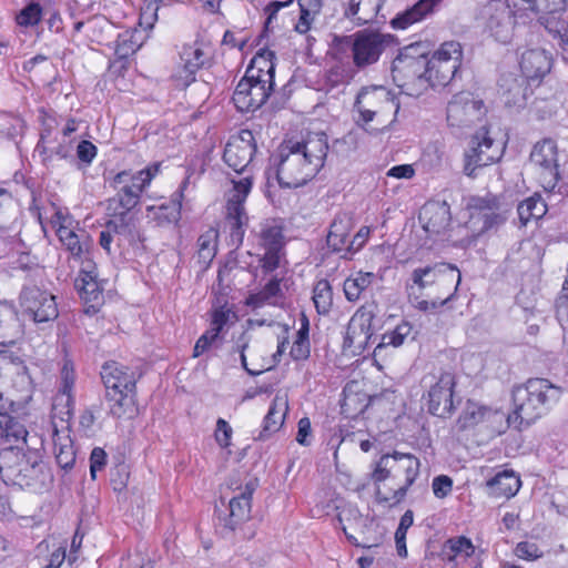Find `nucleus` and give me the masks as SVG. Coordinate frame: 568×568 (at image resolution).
<instances>
[{
  "mask_svg": "<svg viewBox=\"0 0 568 568\" xmlns=\"http://www.w3.org/2000/svg\"><path fill=\"white\" fill-rule=\"evenodd\" d=\"M328 152L324 133L308 134L301 141H284L278 149L277 180L281 186H303L323 168Z\"/></svg>",
  "mask_w": 568,
  "mask_h": 568,
  "instance_id": "f257e3e1",
  "label": "nucleus"
},
{
  "mask_svg": "<svg viewBox=\"0 0 568 568\" xmlns=\"http://www.w3.org/2000/svg\"><path fill=\"white\" fill-rule=\"evenodd\" d=\"M0 475L4 483L42 491L52 480V475L37 450L24 452L27 436L22 442H2Z\"/></svg>",
  "mask_w": 568,
  "mask_h": 568,
  "instance_id": "f03ea898",
  "label": "nucleus"
},
{
  "mask_svg": "<svg viewBox=\"0 0 568 568\" xmlns=\"http://www.w3.org/2000/svg\"><path fill=\"white\" fill-rule=\"evenodd\" d=\"M562 395L561 387L546 378H529L513 389L511 414L508 424L520 428L530 425L554 407Z\"/></svg>",
  "mask_w": 568,
  "mask_h": 568,
  "instance_id": "7ed1b4c3",
  "label": "nucleus"
},
{
  "mask_svg": "<svg viewBox=\"0 0 568 568\" xmlns=\"http://www.w3.org/2000/svg\"><path fill=\"white\" fill-rule=\"evenodd\" d=\"M159 166V164H154L136 173L126 171L118 173L112 180V186L116 190V195L108 201V211L119 212L123 210L130 212L134 209L140 202L142 192L158 174Z\"/></svg>",
  "mask_w": 568,
  "mask_h": 568,
  "instance_id": "20e7f679",
  "label": "nucleus"
},
{
  "mask_svg": "<svg viewBox=\"0 0 568 568\" xmlns=\"http://www.w3.org/2000/svg\"><path fill=\"white\" fill-rule=\"evenodd\" d=\"M427 55L422 52L419 44L405 47L394 59L392 77L396 85L413 94L414 87L427 83Z\"/></svg>",
  "mask_w": 568,
  "mask_h": 568,
  "instance_id": "39448f33",
  "label": "nucleus"
},
{
  "mask_svg": "<svg viewBox=\"0 0 568 568\" xmlns=\"http://www.w3.org/2000/svg\"><path fill=\"white\" fill-rule=\"evenodd\" d=\"M252 189V176L246 175L232 180V187L226 193L225 226L230 231L231 245L239 247L243 243L248 216L245 211V200Z\"/></svg>",
  "mask_w": 568,
  "mask_h": 568,
  "instance_id": "423d86ee",
  "label": "nucleus"
},
{
  "mask_svg": "<svg viewBox=\"0 0 568 568\" xmlns=\"http://www.w3.org/2000/svg\"><path fill=\"white\" fill-rule=\"evenodd\" d=\"M353 63L358 69L375 64L381 55L396 44L395 38L388 33L373 30H361L348 37Z\"/></svg>",
  "mask_w": 568,
  "mask_h": 568,
  "instance_id": "0eeeda50",
  "label": "nucleus"
},
{
  "mask_svg": "<svg viewBox=\"0 0 568 568\" xmlns=\"http://www.w3.org/2000/svg\"><path fill=\"white\" fill-rule=\"evenodd\" d=\"M463 50L456 41L444 42L428 59L427 83L432 87L447 85L462 64Z\"/></svg>",
  "mask_w": 568,
  "mask_h": 568,
  "instance_id": "6e6552de",
  "label": "nucleus"
},
{
  "mask_svg": "<svg viewBox=\"0 0 568 568\" xmlns=\"http://www.w3.org/2000/svg\"><path fill=\"white\" fill-rule=\"evenodd\" d=\"M517 12L509 0H489L483 6L479 19L486 32L507 43L514 33Z\"/></svg>",
  "mask_w": 568,
  "mask_h": 568,
  "instance_id": "1a4fd4ad",
  "label": "nucleus"
},
{
  "mask_svg": "<svg viewBox=\"0 0 568 568\" xmlns=\"http://www.w3.org/2000/svg\"><path fill=\"white\" fill-rule=\"evenodd\" d=\"M503 153V143L493 139L487 128H481L474 134L470 146L464 154V173L475 178L478 169L499 161Z\"/></svg>",
  "mask_w": 568,
  "mask_h": 568,
  "instance_id": "9d476101",
  "label": "nucleus"
},
{
  "mask_svg": "<svg viewBox=\"0 0 568 568\" xmlns=\"http://www.w3.org/2000/svg\"><path fill=\"white\" fill-rule=\"evenodd\" d=\"M390 456L395 476L404 475L405 479L396 489L384 490L378 486L376 489V500L379 504L393 507L404 500L409 487L415 483L419 475L420 462L412 454L394 452Z\"/></svg>",
  "mask_w": 568,
  "mask_h": 568,
  "instance_id": "9b49d317",
  "label": "nucleus"
},
{
  "mask_svg": "<svg viewBox=\"0 0 568 568\" xmlns=\"http://www.w3.org/2000/svg\"><path fill=\"white\" fill-rule=\"evenodd\" d=\"M530 164L545 191H552L559 181L558 148L551 139L536 143L530 153Z\"/></svg>",
  "mask_w": 568,
  "mask_h": 568,
  "instance_id": "f8f14e48",
  "label": "nucleus"
},
{
  "mask_svg": "<svg viewBox=\"0 0 568 568\" xmlns=\"http://www.w3.org/2000/svg\"><path fill=\"white\" fill-rule=\"evenodd\" d=\"M19 304L22 313L38 324L52 322L59 316L54 295L36 285L22 288Z\"/></svg>",
  "mask_w": 568,
  "mask_h": 568,
  "instance_id": "ddd939ff",
  "label": "nucleus"
},
{
  "mask_svg": "<svg viewBox=\"0 0 568 568\" xmlns=\"http://www.w3.org/2000/svg\"><path fill=\"white\" fill-rule=\"evenodd\" d=\"M487 109L483 100L470 92H459L447 105V122L452 128H469L486 115Z\"/></svg>",
  "mask_w": 568,
  "mask_h": 568,
  "instance_id": "4468645a",
  "label": "nucleus"
},
{
  "mask_svg": "<svg viewBox=\"0 0 568 568\" xmlns=\"http://www.w3.org/2000/svg\"><path fill=\"white\" fill-rule=\"evenodd\" d=\"M412 284L408 288L412 293L415 290L423 292L434 287L435 283L442 286L449 284H459L462 281L459 270L447 263H436L415 268L410 274Z\"/></svg>",
  "mask_w": 568,
  "mask_h": 568,
  "instance_id": "2eb2a0df",
  "label": "nucleus"
},
{
  "mask_svg": "<svg viewBox=\"0 0 568 568\" xmlns=\"http://www.w3.org/2000/svg\"><path fill=\"white\" fill-rule=\"evenodd\" d=\"M256 149L253 132L242 130L229 139L224 148L223 161L237 173L247 172L253 163Z\"/></svg>",
  "mask_w": 568,
  "mask_h": 568,
  "instance_id": "dca6fc26",
  "label": "nucleus"
},
{
  "mask_svg": "<svg viewBox=\"0 0 568 568\" xmlns=\"http://www.w3.org/2000/svg\"><path fill=\"white\" fill-rule=\"evenodd\" d=\"M274 85L261 79H248L244 75L237 83L232 100L241 112H252L260 109L270 98Z\"/></svg>",
  "mask_w": 568,
  "mask_h": 568,
  "instance_id": "f3484780",
  "label": "nucleus"
},
{
  "mask_svg": "<svg viewBox=\"0 0 568 568\" xmlns=\"http://www.w3.org/2000/svg\"><path fill=\"white\" fill-rule=\"evenodd\" d=\"M455 376L452 373H442L430 385L427 394L428 412L437 417L446 418L454 412Z\"/></svg>",
  "mask_w": 568,
  "mask_h": 568,
  "instance_id": "a211bd4d",
  "label": "nucleus"
},
{
  "mask_svg": "<svg viewBox=\"0 0 568 568\" xmlns=\"http://www.w3.org/2000/svg\"><path fill=\"white\" fill-rule=\"evenodd\" d=\"M258 245L264 250L260 258V266L264 273L275 271L283 257L284 237L282 229L274 222H266L262 225Z\"/></svg>",
  "mask_w": 568,
  "mask_h": 568,
  "instance_id": "6ab92c4d",
  "label": "nucleus"
},
{
  "mask_svg": "<svg viewBox=\"0 0 568 568\" xmlns=\"http://www.w3.org/2000/svg\"><path fill=\"white\" fill-rule=\"evenodd\" d=\"M257 487L256 479L250 480L244 487H240L237 493L230 499L229 513L220 520L224 528L235 531L251 518L252 496Z\"/></svg>",
  "mask_w": 568,
  "mask_h": 568,
  "instance_id": "aec40b11",
  "label": "nucleus"
},
{
  "mask_svg": "<svg viewBox=\"0 0 568 568\" xmlns=\"http://www.w3.org/2000/svg\"><path fill=\"white\" fill-rule=\"evenodd\" d=\"M355 109L359 113V119L364 124L368 123L374 116L384 111H398V104L390 93L384 88L365 89L361 91L355 101Z\"/></svg>",
  "mask_w": 568,
  "mask_h": 568,
  "instance_id": "412c9836",
  "label": "nucleus"
},
{
  "mask_svg": "<svg viewBox=\"0 0 568 568\" xmlns=\"http://www.w3.org/2000/svg\"><path fill=\"white\" fill-rule=\"evenodd\" d=\"M75 288L84 302L87 314H95L103 304V291L98 282V272L94 263L85 260L75 280Z\"/></svg>",
  "mask_w": 568,
  "mask_h": 568,
  "instance_id": "4be33fe9",
  "label": "nucleus"
},
{
  "mask_svg": "<svg viewBox=\"0 0 568 568\" xmlns=\"http://www.w3.org/2000/svg\"><path fill=\"white\" fill-rule=\"evenodd\" d=\"M373 312L366 307H361L355 312L346 328L343 344L344 348H349L353 353H362L365 351L373 337Z\"/></svg>",
  "mask_w": 568,
  "mask_h": 568,
  "instance_id": "5701e85b",
  "label": "nucleus"
},
{
  "mask_svg": "<svg viewBox=\"0 0 568 568\" xmlns=\"http://www.w3.org/2000/svg\"><path fill=\"white\" fill-rule=\"evenodd\" d=\"M418 220L430 237L446 234L450 226V207L446 202L430 201L423 205Z\"/></svg>",
  "mask_w": 568,
  "mask_h": 568,
  "instance_id": "b1692460",
  "label": "nucleus"
},
{
  "mask_svg": "<svg viewBox=\"0 0 568 568\" xmlns=\"http://www.w3.org/2000/svg\"><path fill=\"white\" fill-rule=\"evenodd\" d=\"M60 378L61 387L59 393L54 396L52 412L53 417L59 416L61 420H65V417L68 419L71 416L74 405L72 390L75 382V374L73 363L70 359H64Z\"/></svg>",
  "mask_w": 568,
  "mask_h": 568,
  "instance_id": "393cba45",
  "label": "nucleus"
},
{
  "mask_svg": "<svg viewBox=\"0 0 568 568\" xmlns=\"http://www.w3.org/2000/svg\"><path fill=\"white\" fill-rule=\"evenodd\" d=\"M58 224L57 235L62 245L71 253L73 257H83L91 244L90 236L84 230H74L70 226L71 222L57 213Z\"/></svg>",
  "mask_w": 568,
  "mask_h": 568,
  "instance_id": "a878e982",
  "label": "nucleus"
},
{
  "mask_svg": "<svg viewBox=\"0 0 568 568\" xmlns=\"http://www.w3.org/2000/svg\"><path fill=\"white\" fill-rule=\"evenodd\" d=\"M101 378L108 390H134L135 379L129 368L118 362H108L102 366Z\"/></svg>",
  "mask_w": 568,
  "mask_h": 568,
  "instance_id": "bb28decb",
  "label": "nucleus"
},
{
  "mask_svg": "<svg viewBox=\"0 0 568 568\" xmlns=\"http://www.w3.org/2000/svg\"><path fill=\"white\" fill-rule=\"evenodd\" d=\"M551 69V57L544 49H529L521 54L520 70L528 80H539Z\"/></svg>",
  "mask_w": 568,
  "mask_h": 568,
  "instance_id": "cd10ccee",
  "label": "nucleus"
},
{
  "mask_svg": "<svg viewBox=\"0 0 568 568\" xmlns=\"http://www.w3.org/2000/svg\"><path fill=\"white\" fill-rule=\"evenodd\" d=\"M352 227L353 223L351 216L342 213L336 215L327 234V245L334 252L343 253L342 257L344 258H347L348 235Z\"/></svg>",
  "mask_w": 568,
  "mask_h": 568,
  "instance_id": "c85d7f7f",
  "label": "nucleus"
},
{
  "mask_svg": "<svg viewBox=\"0 0 568 568\" xmlns=\"http://www.w3.org/2000/svg\"><path fill=\"white\" fill-rule=\"evenodd\" d=\"M182 71L179 78L184 85L195 80V73L204 65L205 53L199 43L185 44L180 53Z\"/></svg>",
  "mask_w": 568,
  "mask_h": 568,
  "instance_id": "c756f323",
  "label": "nucleus"
},
{
  "mask_svg": "<svg viewBox=\"0 0 568 568\" xmlns=\"http://www.w3.org/2000/svg\"><path fill=\"white\" fill-rule=\"evenodd\" d=\"M288 403L286 395L277 394L268 408L263 422V429L260 432L257 439L264 440L272 434L278 432L284 424Z\"/></svg>",
  "mask_w": 568,
  "mask_h": 568,
  "instance_id": "7c9ffc66",
  "label": "nucleus"
},
{
  "mask_svg": "<svg viewBox=\"0 0 568 568\" xmlns=\"http://www.w3.org/2000/svg\"><path fill=\"white\" fill-rule=\"evenodd\" d=\"M493 414L491 409L480 405L474 400H467L462 413L459 414L453 432L456 434L466 432L489 418Z\"/></svg>",
  "mask_w": 568,
  "mask_h": 568,
  "instance_id": "2f4dec72",
  "label": "nucleus"
},
{
  "mask_svg": "<svg viewBox=\"0 0 568 568\" xmlns=\"http://www.w3.org/2000/svg\"><path fill=\"white\" fill-rule=\"evenodd\" d=\"M440 1L442 0H419L413 7L392 19L390 24L394 29L405 30L432 13Z\"/></svg>",
  "mask_w": 568,
  "mask_h": 568,
  "instance_id": "473e14b6",
  "label": "nucleus"
},
{
  "mask_svg": "<svg viewBox=\"0 0 568 568\" xmlns=\"http://www.w3.org/2000/svg\"><path fill=\"white\" fill-rule=\"evenodd\" d=\"M385 0H349L345 14L357 24L377 21L378 13Z\"/></svg>",
  "mask_w": 568,
  "mask_h": 568,
  "instance_id": "72a5a7b5",
  "label": "nucleus"
},
{
  "mask_svg": "<svg viewBox=\"0 0 568 568\" xmlns=\"http://www.w3.org/2000/svg\"><path fill=\"white\" fill-rule=\"evenodd\" d=\"M520 485L519 477L513 470L499 471L486 483L490 495L507 499L517 494Z\"/></svg>",
  "mask_w": 568,
  "mask_h": 568,
  "instance_id": "f704fd0d",
  "label": "nucleus"
},
{
  "mask_svg": "<svg viewBox=\"0 0 568 568\" xmlns=\"http://www.w3.org/2000/svg\"><path fill=\"white\" fill-rule=\"evenodd\" d=\"M275 54L268 50H262L251 61L245 74L248 79H261L274 85Z\"/></svg>",
  "mask_w": 568,
  "mask_h": 568,
  "instance_id": "c9c22d12",
  "label": "nucleus"
},
{
  "mask_svg": "<svg viewBox=\"0 0 568 568\" xmlns=\"http://www.w3.org/2000/svg\"><path fill=\"white\" fill-rule=\"evenodd\" d=\"M113 217L105 223L106 229L113 233L118 245L122 242H132L134 239V221L128 211L111 212Z\"/></svg>",
  "mask_w": 568,
  "mask_h": 568,
  "instance_id": "e433bc0d",
  "label": "nucleus"
},
{
  "mask_svg": "<svg viewBox=\"0 0 568 568\" xmlns=\"http://www.w3.org/2000/svg\"><path fill=\"white\" fill-rule=\"evenodd\" d=\"M20 324L11 304L0 303V343L10 344L19 336Z\"/></svg>",
  "mask_w": 568,
  "mask_h": 568,
  "instance_id": "4c0bfd02",
  "label": "nucleus"
},
{
  "mask_svg": "<svg viewBox=\"0 0 568 568\" xmlns=\"http://www.w3.org/2000/svg\"><path fill=\"white\" fill-rule=\"evenodd\" d=\"M511 4L519 14L542 16L562 10L565 0H511Z\"/></svg>",
  "mask_w": 568,
  "mask_h": 568,
  "instance_id": "58836bf2",
  "label": "nucleus"
},
{
  "mask_svg": "<svg viewBox=\"0 0 568 568\" xmlns=\"http://www.w3.org/2000/svg\"><path fill=\"white\" fill-rule=\"evenodd\" d=\"M459 284H449L442 286L439 283H435L434 287L427 293L432 300H420L416 303V308L419 311H434L448 303L457 292Z\"/></svg>",
  "mask_w": 568,
  "mask_h": 568,
  "instance_id": "ea45409f",
  "label": "nucleus"
},
{
  "mask_svg": "<svg viewBox=\"0 0 568 568\" xmlns=\"http://www.w3.org/2000/svg\"><path fill=\"white\" fill-rule=\"evenodd\" d=\"M375 274L372 272H357L344 282L345 297L349 302L359 300L361 295L373 284Z\"/></svg>",
  "mask_w": 568,
  "mask_h": 568,
  "instance_id": "a19ab883",
  "label": "nucleus"
},
{
  "mask_svg": "<svg viewBox=\"0 0 568 568\" xmlns=\"http://www.w3.org/2000/svg\"><path fill=\"white\" fill-rule=\"evenodd\" d=\"M517 211L521 224L526 225L531 220L542 217L547 212V205L539 195H532L520 202Z\"/></svg>",
  "mask_w": 568,
  "mask_h": 568,
  "instance_id": "79ce46f5",
  "label": "nucleus"
},
{
  "mask_svg": "<svg viewBox=\"0 0 568 568\" xmlns=\"http://www.w3.org/2000/svg\"><path fill=\"white\" fill-rule=\"evenodd\" d=\"M133 392L134 390H108L105 398L109 403L110 413L114 417H122L133 407Z\"/></svg>",
  "mask_w": 568,
  "mask_h": 568,
  "instance_id": "37998d69",
  "label": "nucleus"
},
{
  "mask_svg": "<svg viewBox=\"0 0 568 568\" xmlns=\"http://www.w3.org/2000/svg\"><path fill=\"white\" fill-rule=\"evenodd\" d=\"M412 325L408 322H402L393 331L383 334L381 342L374 349V355H378L386 346L398 347L410 335Z\"/></svg>",
  "mask_w": 568,
  "mask_h": 568,
  "instance_id": "c03bdc74",
  "label": "nucleus"
},
{
  "mask_svg": "<svg viewBox=\"0 0 568 568\" xmlns=\"http://www.w3.org/2000/svg\"><path fill=\"white\" fill-rule=\"evenodd\" d=\"M217 247V232L209 229L197 239V256L202 264L207 265L215 256Z\"/></svg>",
  "mask_w": 568,
  "mask_h": 568,
  "instance_id": "a18cd8bd",
  "label": "nucleus"
},
{
  "mask_svg": "<svg viewBox=\"0 0 568 568\" xmlns=\"http://www.w3.org/2000/svg\"><path fill=\"white\" fill-rule=\"evenodd\" d=\"M313 301L320 314H326L333 304V293L328 281L321 280L313 290Z\"/></svg>",
  "mask_w": 568,
  "mask_h": 568,
  "instance_id": "49530a36",
  "label": "nucleus"
},
{
  "mask_svg": "<svg viewBox=\"0 0 568 568\" xmlns=\"http://www.w3.org/2000/svg\"><path fill=\"white\" fill-rule=\"evenodd\" d=\"M58 432H54V455L58 465L63 469H70L75 462V452L70 439L67 437L64 443H58Z\"/></svg>",
  "mask_w": 568,
  "mask_h": 568,
  "instance_id": "de8ad7c7",
  "label": "nucleus"
},
{
  "mask_svg": "<svg viewBox=\"0 0 568 568\" xmlns=\"http://www.w3.org/2000/svg\"><path fill=\"white\" fill-rule=\"evenodd\" d=\"M310 327L300 326L296 338L291 347L290 355L294 361H303L310 356Z\"/></svg>",
  "mask_w": 568,
  "mask_h": 568,
  "instance_id": "09e8293b",
  "label": "nucleus"
},
{
  "mask_svg": "<svg viewBox=\"0 0 568 568\" xmlns=\"http://www.w3.org/2000/svg\"><path fill=\"white\" fill-rule=\"evenodd\" d=\"M162 4H165V0H148L141 8L140 24L146 29L153 28L158 20V12Z\"/></svg>",
  "mask_w": 568,
  "mask_h": 568,
  "instance_id": "8fccbe9b",
  "label": "nucleus"
},
{
  "mask_svg": "<svg viewBox=\"0 0 568 568\" xmlns=\"http://www.w3.org/2000/svg\"><path fill=\"white\" fill-rule=\"evenodd\" d=\"M292 4H293V0L270 2L264 8V13L266 16L265 23H264V32L272 31L275 28V22L278 21L280 11L282 9L291 7Z\"/></svg>",
  "mask_w": 568,
  "mask_h": 568,
  "instance_id": "3c124183",
  "label": "nucleus"
},
{
  "mask_svg": "<svg viewBox=\"0 0 568 568\" xmlns=\"http://www.w3.org/2000/svg\"><path fill=\"white\" fill-rule=\"evenodd\" d=\"M235 314L227 307L221 306L212 313L210 333L220 337L221 332Z\"/></svg>",
  "mask_w": 568,
  "mask_h": 568,
  "instance_id": "603ef678",
  "label": "nucleus"
},
{
  "mask_svg": "<svg viewBox=\"0 0 568 568\" xmlns=\"http://www.w3.org/2000/svg\"><path fill=\"white\" fill-rule=\"evenodd\" d=\"M42 8L39 3H30L17 16V23L22 27H31L41 20Z\"/></svg>",
  "mask_w": 568,
  "mask_h": 568,
  "instance_id": "864d4df0",
  "label": "nucleus"
},
{
  "mask_svg": "<svg viewBox=\"0 0 568 568\" xmlns=\"http://www.w3.org/2000/svg\"><path fill=\"white\" fill-rule=\"evenodd\" d=\"M445 548L449 549V559H454L458 554H465L466 557H470L474 554V545L470 539L466 537H457L448 539L445 544Z\"/></svg>",
  "mask_w": 568,
  "mask_h": 568,
  "instance_id": "5fc2aeb1",
  "label": "nucleus"
},
{
  "mask_svg": "<svg viewBox=\"0 0 568 568\" xmlns=\"http://www.w3.org/2000/svg\"><path fill=\"white\" fill-rule=\"evenodd\" d=\"M392 460L390 454H385L379 458L372 474V478L376 484L385 481L390 476L393 471Z\"/></svg>",
  "mask_w": 568,
  "mask_h": 568,
  "instance_id": "6e6d98bb",
  "label": "nucleus"
},
{
  "mask_svg": "<svg viewBox=\"0 0 568 568\" xmlns=\"http://www.w3.org/2000/svg\"><path fill=\"white\" fill-rule=\"evenodd\" d=\"M232 435H233V429L230 426V424L225 419L219 418L216 420V429L214 433L216 443L222 448H226L231 445Z\"/></svg>",
  "mask_w": 568,
  "mask_h": 568,
  "instance_id": "4d7b16f0",
  "label": "nucleus"
},
{
  "mask_svg": "<svg viewBox=\"0 0 568 568\" xmlns=\"http://www.w3.org/2000/svg\"><path fill=\"white\" fill-rule=\"evenodd\" d=\"M515 555L520 559L535 560L541 557V551L534 542L520 541L515 548Z\"/></svg>",
  "mask_w": 568,
  "mask_h": 568,
  "instance_id": "13d9d810",
  "label": "nucleus"
},
{
  "mask_svg": "<svg viewBox=\"0 0 568 568\" xmlns=\"http://www.w3.org/2000/svg\"><path fill=\"white\" fill-rule=\"evenodd\" d=\"M432 488L437 498H445L452 491L453 480L446 475L437 476L433 479Z\"/></svg>",
  "mask_w": 568,
  "mask_h": 568,
  "instance_id": "bf43d9fd",
  "label": "nucleus"
},
{
  "mask_svg": "<svg viewBox=\"0 0 568 568\" xmlns=\"http://www.w3.org/2000/svg\"><path fill=\"white\" fill-rule=\"evenodd\" d=\"M267 304H275L277 298L282 296L281 280L273 277L261 290Z\"/></svg>",
  "mask_w": 568,
  "mask_h": 568,
  "instance_id": "052dcab7",
  "label": "nucleus"
},
{
  "mask_svg": "<svg viewBox=\"0 0 568 568\" xmlns=\"http://www.w3.org/2000/svg\"><path fill=\"white\" fill-rule=\"evenodd\" d=\"M219 339V336L216 335H213L212 333H210V331L207 329L203 335H201L199 337V339L196 341L195 345H194V349H193V357H199L201 356L202 354H204L205 352H207L214 344L215 342Z\"/></svg>",
  "mask_w": 568,
  "mask_h": 568,
  "instance_id": "680f3d73",
  "label": "nucleus"
},
{
  "mask_svg": "<svg viewBox=\"0 0 568 568\" xmlns=\"http://www.w3.org/2000/svg\"><path fill=\"white\" fill-rule=\"evenodd\" d=\"M105 463H106L105 452L100 447L93 448V450L91 452V455H90V473H91V477L93 479L95 478V474L98 471L102 470V468L105 466Z\"/></svg>",
  "mask_w": 568,
  "mask_h": 568,
  "instance_id": "e2e57ef3",
  "label": "nucleus"
},
{
  "mask_svg": "<svg viewBox=\"0 0 568 568\" xmlns=\"http://www.w3.org/2000/svg\"><path fill=\"white\" fill-rule=\"evenodd\" d=\"M133 34H130L129 32H125L120 36L116 47V52L121 57H126L131 53H134L140 45L132 41Z\"/></svg>",
  "mask_w": 568,
  "mask_h": 568,
  "instance_id": "0e129e2a",
  "label": "nucleus"
},
{
  "mask_svg": "<svg viewBox=\"0 0 568 568\" xmlns=\"http://www.w3.org/2000/svg\"><path fill=\"white\" fill-rule=\"evenodd\" d=\"M77 155L79 160L90 164L97 155V146L92 142L83 140L77 148Z\"/></svg>",
  "mask_w": 568,
  "mask_h": 568,
  "instance_id": "69168bd1",
  "label": "nucleus"
},
{
  "mask_svg": "<svg viewBox=\"0 0 568 568\" xmlns=\"http://www.w3.org/2000/svg\"><path fill=\"white\" fill-rule=\"evenodd\" d=\"M369 235V229L364 226L354 235L347 246V258L363 247Z\"/></svg>",
  "mask_w": 568,
  "mask_h": 568,
  "instance_id": "338daca9",
  "label": "nucleus"
},
{
  "mask_svg": "<svg viewBox=\"0 0 568 568\" xmlns=\"http://www.w3.org/2000/svg\"><path fill=\"white\" fill-rule=\"evenodd\" d=\"M506 93L508 94L506 98L507 104L520 105L525 101L524 90L517 80L513 81V84L509 87Z\"/></svg>",
  "mask_w": 568,
  "mask_h": 568,
  "instance_id": "774afa93",
  "label": "nucleus"
}]
</instances>
